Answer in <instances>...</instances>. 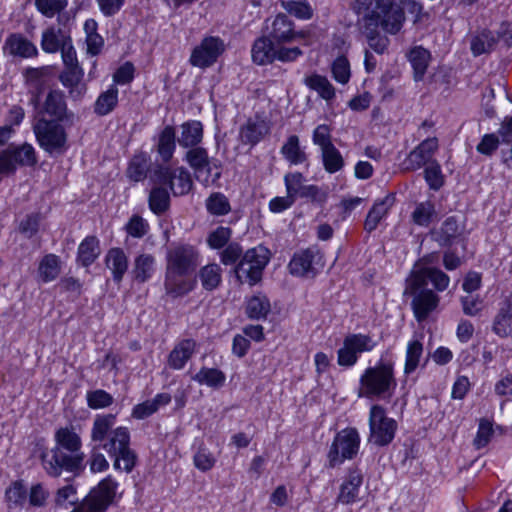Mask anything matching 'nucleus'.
<instances>
[{
	"label": "nucleus",
	"instance_id": "a878e982",
	"mask_svg": "<svg viewBox=\"0 0 512 512\" xmlns=\"http://www.w3.org/2000/svg\"><path fill=\"white\" fill-rule=\"evenodd\" d=\"M23 75L29 92L33 94V101L38 102L39 96L48 84L49 69L47 67L27 68Z\"/></svg>",
	"mask_w": 512,
	"mask_h": 512
},
{
	"label": "nucleus",
	"instance_id": "37998d69",
	"mask_svg": "<svg viewBox=\"0 0 512 512\" xmlns=\"http://www.w3.org/2000/svg\"><path fill=\"white\" fill-rule=\"evenodd\" d=\"M6 152L11 156L12 164L21 166H33L37 163V157L32 145L25 143L20 146L9 147Z\"/></svg>",
	"mask_w": 512,
	"mask_h": 512
},
{
	"label": "nucleus",
	"instance_id": "5fc2aeb1",
	"mask_svg": "<svg viewBox=\"0 0 512 512\" xmlns=\"http://www.w3.org/2000/svg\"><path fill=\"white\" fill-rule=\"evenodd\" d=\"M423 354V344L418 340L410 341L407 345L404 373L409 375L419 366Z\"/></svg>",
	"mask_w": 512,
	"mask_h": 512
},
{
	"label": "nucleus",
	"instance_id": "4d7b16f0",
	"mask_svg": "<svg viewBox=\"0 0 512 512\" xmlns=\"http://www.w3.org/2000/svg\"><path fill=\"white\" fill-rule=\"evenodd\" d=\"M147 170V159L142 155L134 156L129 163L127 176L135 182L142 181L147 176Z\"/></svg>",
	"mask_w": 512,
	"mask_h": 512
},
{
	"label": "nucleus",
	"instance_id": "c03bdc74",
	"mask_svg": "<svg viewBox=\"0 0 512 512\" xmlns=\"http://www.w3.org/2000/svg\"><path fill=\"white\" fill-rule=\"evenodd\" d=\"M304 83L327 102L335 98V88L325 76L312 74L305 78Z\"/></svg>",
	"mask_w": 512,
	"mask_h": 512
},
{
	"label": "nucleus",
	"instance_id": "9b49d317",
	"mask_svg": "<svg viewBox=\"0 0 512 512\" xmlns=\"http://www.w3.org/2000/svg\"><path fill=\"white\" fill-rule=\"evenodd\" d=\"M200 263V252L191 244H176L166 254V268L193 274Z\"/></svg>",
	"mask_w": 512,
	"mask_h": 512
},
{
	"label": "nucleus",
	"instance_id": "72a5a7b5",
	"mask_svg": "<svg viewBox=\"0 0 512 512\" xmlns=\"http://www.w3.org/2000/svg\"><path fill=\"white\" fill-rule=\"evenodd\" d=\"M500 37L488 29H483L474 35L470 42V49L474 56L490 53L496 46Z\"/></svg>",
	"mask_w": 512,
	"mask_h": 512
},
{
	"label": "nucleus",
	"instance_id": "20e7f679",
	"mask_svg": "<svg viewBox=\"0 0 512 512\" xmlns=\"http://www.w3.org/2000/svg\"><path fill=\"white\" fill-rule=\"evenodd\" d=\"M397 386L394 364L381 359L375 366L365 369L359 380L358 397L390 398Z\"/></svg>",
	"mask_w": 512,
	"mask_h": 512
},
{
	"label": "nucleus",
	"instance_id": "9d476101",
	"mask_svg": "<svg viewBox=\"0 0 512 512\" xmlns=\"http://www.w3.org/2000/svg\"><path fill=\"white\" fill-rule=\"evenodd\" d=\"M154 184L169 186L174 196H182L192 188L190 173L184 167L158 165L151 174Z\"/></svg>",
	"mask_w": 512,
	"mask_h": 512
},
{
	"label": "nucleus",
	"instance_id": "bb28decb",
	"mask_svg": "<svg viewBox=\"0 0 512 512\" xmlns=\"http://www.w3.org/2000/svg\"><path fill=\"white\" fill-rule=\"evenodd\" d=\"M277 45L268 36L257 38L251 49L252 60L257 65L271 64L275 61Z\"/></svg>",
	"mask_w": 512,
	"mask_h": 512
},
{
	"label": "nucleus",
	"instance_id": "4c0bfd02",
	"mask_svg": "<svg viewBox=\"0 0 512 512\" xmlns=\"http://www.w3.org/2000/svg\"><path fill=\"white\" fill-rule=\"evenodd\" d=\"M191 379L199 385L219 389L225 384L226 376L220 369L202 367Z\"/></svg>",
	"mask_w": 512,
	"mask_h": 512
},
{
	"label": "nucleus",
	"instance_id": "1a4fd4ad",
	"mask_svg": "<svg viewBox=\"0 0 512 512\" xmlns=\"http://www.w3.org/2000/svg\"><path fill=\"white\" fill-rule=\"evenodd\" d=\"M360 446V437L355 428H346L338 432L328 452V462L331 468L342 464L346 459H353Z\"/></svg>",
	"mask_w": 512,
	"mask_h": 512
},
{
	"label": "nucleus",
	"instance_id": "412c9836",
	"mask_svg": "<svg viewBox=\"0 0 512 512\" xmlns=\"http://www.w3.org/2000/svg\"><path fill=\"white\" fill-rule=\"evenodd\" d=\"M294 27V22L286 14L279 13L272 21L268 37L276 45L291 43L298 38H304V32L295 31Z\"/></svg>",
	"mask_w": 512,
	"mask_h": 512
},
{
	"label": "nucleus",
	"instance_id": "e2e57ef3",
	"mask_svg": "<svg viewBox=\"0 0 512 512\" xmlns=\"http://www.w3.org/2000/svg\"><path fill=\"white\" fill-rule=\"evenodd\" d=\"M493 433L492 423L487 419H481L476 437L473 440L475 448L482 449L487 446L493 436Z\"/></svg>",
	"mask_w": 512,
	"mask_h": 512
},
{
	"label": "nucleus",
	"instance_id": "423d86ee",
	"mask_svg": "<svg viewBox=\"0 0 512 512\" xmlns=\"http://www.w3.org/2000/svg\"><path fill=\"white\" fill-rule=\"evenodd\" d=\"M68 122L47 120L41 117L33 120V132L40 148L50 155H62L68 149Z\"/></svg>",
	"mask_w": 512,
	"mask_h": 512
},
{
	"label": "nucleus",
	"instance_id": "473e14b6",
	"mask_svg": "<svg viewBox=\"0 0 512 512\" xmlns=\"http://www.w3.org/2000/svg\"><path fill=\"white\" fill-rule=\"evenodd\" d=\"M156 271L155 257L143 253L134 259L132 274L137 283H145L152 278Z\"/></svg>",
	"mask_w": 512,
	"mask_h": 512
},
{
	"label": "nucleus",
	"instance_id": "2eb2a0df",
	"mask_svg": "<svg viewBox=\"0 0 512 512\" xmlns=\"http://www.w3.org/2000/svg\"><path fill=\"white\" fill-rule=\"evenodd\" d=\"M408 280L411 281V289L426 288L430 282L436 292L445 291L450 284V277L441 269L431 266H415Z\"/></svg>",
	"mask_w": 512,
	"mask_h": 512
},
{
	"label": "nucleus",
	"instance_id": "680f3d73",
	"mask_svg": "<svg viewBox=\"0 0 512 512\" xmlns=\"http://www.w3.org/2000/svg\"><path fill=\"white\" fill-rule=\"evenodd\" d=\"M424 178L430 189L435 191L439 190L444 184V177L437 162H432L425 168Z\"/></svg>",
	"mask_w": 512,
	"mask_h": 512
},
{
	"label": "nucleus",
	"instance_id": "c756f323",
	"mask_svg": "<svg viewBox=\"0 0 512 512\" xmlns=\"http://www.w3.org/2000/svg\"><path fill=\"white\" fill-rule=\"evenodd\" d=\"M180 135L177 138L183 148L198 146L203 140V125L200 121L190 120L180 126Z\"/></svg>",
	"mask_w": 512,
	"mask_h": 512
},
{
	"label": "nucleus",
	"instance_id": "69168bd1",
	"mask_svg": "<svg viewBox=\"0 0 512 512\" xmlns=\"http://www.w3.org/2000/svg\"><path fill=\"white\" fill-rule=\"evenodd\" d=\"M193 462L197 469L202 472H206L214 467L216 458L207 448L199 447L193 457Z\"/></svg>",
	"mask_w": 512,
	"mask_h": 512
},
{
	"label": "nucleus",
	"instance_id": "a18cd8bd",
	"mask_svg": "<svg viewBox=\"0 0 512 512\" xmlns=\"http://www.w3.org/2000/svg\"><path fill=\"white\" fill-rule=\"evenodd\" d=\"M409 61L414 70V79H423L430 60V53L421 46L414 47L408 54Z\"/></svg>",
	"mask_w": 512,
	"mask_h": 512
},
{
	"label": "nucleus",
	"instance_id": "09e8293b",
	"mask_svg": "<svg viewBox=\"0 0 512 512\" xmlns=\"http://www.w3.org/2000/svg\"><path fill=\"white\" fill-rule=\"evenodd\" d=\"M281 7L300 20H310L314 10L308 0H280Z\"/></svg>",
	"mask_w": 512,
	"mask_h": 512
},
{
	"label": "nucleus",
	"instance_id": "338daca9",
	"mask_svg": "<svg viewBox=\"0 0 512 512\" xmlns=\"http://www.w3.org/2000/svg\"><path fill=\"white\" fill-rule=\"evenodd\" d=\"M312 140L315 145L319 146L320 150L334 145L332 142L331 129L326 124L318 125L314 129Z\"/></svg>",
	"mask_w": 512,
	"mask_h": 512
},
{
	"label": "nucleus",
	"instance_id": "aec40b11",
	"mask_svg": "<svg viewBox=\"0 0 512 512\" xmlns=\"http://www.w3.org/2000/svg\"><path fill=\"white\" fill-rule=\"evenodd\" d=\"M193 274L166 268L164 288L167 295L178 298L187 295L196 287V278Z\"/></svg>",
	"mask_w": 512,
	"mask_h": 512
},
{
	"label": "nucleus",
	"instance_id": "b1692460",
	"mask_svg": "<svg viewBox=\"0 0 512 512\" xmlns=\"http://www.w3.org/2000/svg\"><path fill=\"white\" fill-rule=\"evenodd\" d=\"M197 343L194 339L179 341L168 355V366L173 370H181L196 352Z\"/></svg>",
	"mask_w": 512,
	"mask_h": 512
},
{
	"label": "nucleus",
	"instance_id": "393cba45",
	"mask_svg": "<svg viewBox=\"0 0 512 512\" xmlns=\"http://www.w3.org/2000/svg\"><path fill=\"white\" fill-rule=\"evenodd\" d=\"M4 50L14 57L30 58L38 54L37 47L20 33L10 34L4 43Z\"/></svg>",
	"mask_w": 512,
	"mask_h": 512
},
{
	"label": "nucleus",
	"instance_id": "c9c22d12",
	"mask_svg": "<svg viewBox=\"0 0 512 512\" xmlns=\"http://www.w3.org/2000/svg\"><path fill=\"white\" fill-rule=\"evenodd\" d=\"M100 252L99 240L95 236H87L78 247L77 260L82 266L88 267L94 263Z\"/></svg>",
	"mask_w": 512,
	"mask_h": 512
},
{
	"label": "nucleus",
	"instance_id": "f03ea898",
	"mask_svg": "<svg viewBox=\"0 0 512 512\" xmlns=\"http://www.w3.org/2000/svg\"><path fill=\"white\" fill-rule=\"evenodd\" d=\"M54 439V447L41 450L39 457L43 470L53 478L60 477L63 472L79 475L85 468L81 437L73 427H61L55 432Z\"/></svg>",
	"mask_w": 512,
	"mask_h": 512
},
{
	"label": "nucleus",
	"instance_id": "e433bc0d",
	"mask_svg": "<svg viewBox=\"0 0 512 512\" xmlns=\"http://www.w3.org/2000/svg\"><path fill=\"white\" fill-rule=\"evenodd\" d=\"M281 154L291 165H299L307 161L308 157L300 146L297 135H290L281 147Z\"/></svg>",
	"mask_w": 512,
	"mask_h": 512
},
{
	"label": "nucleus",
	"instance_id": "a19ab883",
	"mask_svg": "<svg viewBox=\"0 0 512 512\" xmlns=\"http://www.w3.org/2000/svg\"><path fill=\"white\" fill-rule=\"evenodd\" d=\"M118 88L115 84L108 90L102 92L94 104V113L98 116H105L111 113L118 104Z\"/></svg>",
	"mask_w": 512,
	"mask_h": 512
},
{
	"label": "nucleus",
	"instance_id": "ea45409f",
	"mask_svg": "<svg viewBox=\"0 0 512 512\" xmlns=\"http://www.w3.org/2000/svg\"><path fill=\"white\" fill-rule=\"evenodd\" d=\"M198 277L204 290L213 291L222 283V268L216 263L207 264L200 268Z\"/></svg>",
	"mask_w": 512,
	"mask_h": 512
},
{
	"label": "nucleus",
	"instance_id": "c85d7f7f",
	"mask_svg": "<svg viewBox=\"0 0 512 512\" xmlns=\"http://www.w3.org/2000/svg\"><path fill=\"white\" fill-rule=\"evenodd\" d=\"M83 75L81 67L66 68L60 75V81L72 99H80L86 92V85L82 83Z\"/></svg>",
	"mask_w": 512,
	"mask_h": 512
},
{
	"label": "nucleus",
	"instance_id": "ddd939ff",
	"mask_svg": "<svg viewBox=\"0 0 512 512\" xmlns=\"http://www.w3.org/2000/svg\"><path fill=\"white\" fill-rule=\"evenodd\" d=\"M41 117L47 120L70 122L72 124L74 113L68 109L65 95L62 91H49L43 103L37 108L34 119H40Z\"/></svg>",
	"mask_w": 512,
	"mask_h": 512
},
{
	"label": "nucleus",
	"instance_id": "f257e3e1",
	"mask_svg": "<svg viewBox=\"0 0 512 512\" xmlns=\"http://www.w3.org/2000/svg\"><path fill=\"white\" fill-rule=\"evenodd\" d=\"M116 416L113 414L97 415L91 429V441L93 445L89 466L94 473L103 472L109 468V462L100 452L105 450L113 459L115 470L130 473L137 462V454L130 447V432L126 427L113 429Z\"/></svg>",
	"mask_w": 512,
	"mask_h": 512
},
{
	"label": "nucleus",
	"instance_id": "4be33fe9",
	"mask_svg": "<svg viewBox=\"0 0 512 512\" xmlns=\"http://www.w3.org/2000/svg\"><path fill=\"white\" fill-rule=\"evenodd\" d=\"M360 31L365 36L368 46L377 54H383L389 46V38L382 35L379 27L382 28V22H377L371 17H362L359 21Z\"/></svg>",
	"mask_w": 512,
	"mask_h": 512
},
{
	"label": "nucleus",
	"instance_id": "864d4df0",
	"mask_svg": "<svg viewBox=\"0 0 512 512\" xmlns=\"http://www.w3.org/2000/svg\"><path fill=\"white\" fill-rule=\"evenodd\" d=\"M207 211L215 216H223L231 211L228 198L220 192L212 193L205 201Z\"/></svg>",
	"mask_w": 512,
	"mask_h": 512
},
{
	"label": "nucleus",
	"instance_id": "2f4dec72",
	"mask_svg": "<svg viewBox=\"0 0 512 512\" xmlns=\"http://www.w3.org/2000/svg\"><path fill=\"white\" fill-rule=\"evenodd\" d=\"M393 203V195H387L383 199L374 203L364 222V229L368 233H371L377 228L378 224L386 216Z\"/></svg>",
	"mask_w": 512,
	"mask_h": 512
},
{
	"label": "nucleus",
	"instance_id": "58836bf2",
	"mask_svg": "<svg viewBox=\"0 0 512 512\" xmlns=\"http://www.w3.org/2000/svg\"><path fill=\"white\" fill-rule=\"evenodd\" d=\"M155 185L149 193L148 204L154 214L162 215L170 208V195L165 185Z\"/></svg>",
	"mask_w": 512,
	"mask_h": 512
},
{
	"label": "nucleus",
	"instance_id": "4468645a",
	"mask_svg": "<svg viewBox=\"0 0 512 512\" xmlns=\"http://www.w3.org/2000/svg\"><path fill=\"white\" fill-rule=\"evenodd\" d=\"M225 51V43L218 36H206L191 52L189 63L201 69L214 65Z\"/></svg>",
	"mask_w": 512,
	"mask_h": 512
},
{
	"label": "nucleus",
	"instance_id": "0e129e2a",
	"mask_svg": "<svg viewBox=\"0 0 512 512\" xmlns=\"http://www.w3.org/2000/svg\"><path fill=\"white\" fill-rule=\"evenodd\" d=\"M333 78L341 83L346 84L350 79V64L346 57L339 56L332 64Z\"/></svg>",
	"mask_w": 512,
	"mask_h": 512
},
{
	"label": "nucleus",
	"instance_id": "6e6552de",
	"mask_svg": "<svg viewBox=\"0 0 512 512\" xmlns=\"http://www.w3.org/2000/svg\"><path fill=\"white\" fill-rule=\"evenodd\" d=\"M369 429V442L376 446L383 447L393 441L397 430V422L387 416L384 407L375 404L370 408Z\"/></svg>",
	"mask_w": 512,
	"mask_h": 512
},
{
	"label": "nucleus",
	"instance_id": "de8ad7c7",
	"mask_svg": "<svg viewBox=\"0 0 512 512\" xmlns=\"http://www.w3.org/2000/svg\"><path fill=\"white\" fill-rule=\"evenodd\" d=\"M175 130L166 126L159 135L157 151L164 162L170 161L176 148Z\"/></svg>",
	"mask_w": 512,
	"mask_h": 512
},
{
	"label": "nucleus",
	"instance_id": "cd10ccee",
	"mask_svg": "<svg viewBox=\"0 0 512 512\" xmlns=\"http://www.w3.org/2000/svg\"><path fill=\"white\" fill-rule=\"evenodd\" d=\"M363 482V475L357 468L349 470V473L341 484L337 501L343 504H350L356 501L359 488Z\"/></svg>",
	"mask_w": 512,
	"mask_h": 512
},
{
	"label": "nucleus",
	"instance_id": "774afa93",
	"mask_svg": "<svg viewBox=\"0 0 512 512\" xmlns=\"http://www.w3.org/2000/svg\"><path fill=\"white\" fill-rule=\"evenodd\" d=\"M148 223L139 215H133L126 224L125 229L128 235L135 238H142L148 231Z\"/></svg>",
	"mask_w": 512,
	"mask_h": 512
},
{
	"label": "nucleus",
	"instance_id": "79ce46f5",
	"mask_svg": "<svg viewBox=\"0 0 512 512\" xmlns=\"http://www.w3.org/2000/svg\"><path fill=\"white\" fill-rule=\"evenodd\" d=\"M41 280L45 283L54 281L61 273V260L55 254L45 255L38 267Z\"/></svg>",
	"mask_w": 512,
	"mask_h": 512
},
{
	"label": "nucleus",
	"instance_id": "052dcab7",
	"mask_svg": "<svg viewBox=\"0 0 512 512\" xmlns=\"http://www.w3.org/2000/svg\"><path fill=\"white\" fill-rule=\"evenodd\" d=\"M434 212V205L431 202L419 203L412 213V220L419 226H428Z\"/></svg>",
	"mask_w": 512,
	"mask_h": 512
},
{
	"label": "nucleus",
	"instance_id": "a211bd4d",
	"mask_svg": "<svg viewBox=\"0 0 512 512\" xmlns=\"http://www.w3.org/2000/svg\"><path fill=\"white\" fill-rule=\"evenodd\" d=\"M405 294L413 296L411 306L418 322L426 320L430 313L438 307L440 302L438 294L431 289L420 288L413 292L411 289V281L408 279Z\"/></svg>",
	"mask_w": 512,
	"mask_h": 512
},
{
	"label": "nucleus",
	"instance_id": "39448f33",
	"mask_svg": "<svg viewBox=\"0 0 512 512\" xmlns=\"http://www.w3.org/2000/svg\"><path fill=\"white\" fill-rule=\"evenodd\" d=\"M351 8L358 15L382 22V29L392 35L397 34L405 22L404 10L394 0H353Z\"/></svg>",
	"mask_w": 512,
	"mask_h": 512
},
{
	"label": "nucleus",
	"instance_id": "bf43d9fd",
	"mask_svg": "<svg viewBox=\"0 0 512 512\" xmlns=\"http://www.w3.org/2000/svg\"><path fill=\"white\" fill-rule=\"evenodd\" d=\"M37 9L46 17L52 18L63 11L67 5V0H35Z\"/></svg>",
	"mask_w": 512,
	"mask_h": 512
},
{
	"label": "nucleus",
	"instance_id": "49530a36",
	"mask_svg": "<svg viewBox=\"0 0 512 512\" xmlns=\"http://www.w3.org/2000/svg\"><path fill=\"white\" fill-rule=\"evenodd\" d=\"M510 304H502L493 321V332L500 337L512 333V309Z\"/></svg>",
	"mask_w": 512,
	"mask_h": 512
},
{
	"label": "nucleus",
	"instance_id": "dca6fc26",
	"mask_svg": "<svg viewBox=\"0 0 512 512\" xmlns=\"http://www.w3.org/2000/svg\"><path fill=\"white\" fill-rule=\"evenodd\" d=\"M323 256L316 246L296 252L289 262L288 268L292 275L299 277H314L317 265H322Z\"/></svg>",
	"mask_w": 512,
	"mask_h": 512
},
{
	"label": "nucleus",
	"instance_id": "8fccbe9b",
	"mask_svg": "<svg viewBox=\"0 0 512 512\" xmlns=\"http://www.w3.org/2000/svg\"><path fill=\"white\" fill-rule=\"evenodd\" d=\"M321 158L325 171L330 174L339 172L345 165L344 158L335 145L321 150Z\"/></svg>",
	"mask_w": 512,
	"mask_h": 512
},
{
	"label": "nucleus",
	"instance_id": "f3484780",
	"mask_svg": "<svg viewBox=\"0 0 512 512\" xmlns=\"http://www.w3.org/2000/svg\"><path fill=\"white\" fill-rule=\"evenodd\" d=\"M185 160L193 169L197 180L206 186L211 183H215L221 177L220 171L215 173L212 177V167L208 152L205 148L199 145L188 148V151L185 154Z\"/></svg>",
	"mask_w": 512,
	"mask_h": 512
},
{
	"label": "nucleus",
	"instance_id": "f704fd0d",
	"mask_svg": "<svg viewBox=\"0 0 512 512\" xmlns=\"http://www.w3.org/2000/svg\"><path fill=\"white\" fill-rule=\"evenodd\" d=\"M70 40V36L61 29L49 27L42 33L41 48L46 53H56Z\"/></svg>",
	"mask_w": 512,
	"mask_h": 512
},
{
	"label": "nucleus",
	"instance_id": "5701e85b",
	"mask_svg": "<svg viewBox=\"0 0 512 512\" xmlns=\"http://www.w3.org/2000/svg\"><path fill=\"white\" fill-rule=\"evenodd\" d=\"M270 132L269 122L261 117L249 118L240 127L239 137L243 144L254 146Z\"/></svg>",
	"mask_w": 512,
	"mask_h": 512
},
{
	"label": "nucleus",
	"instance_id": "f8f14e48",
	"mask_svg": "<svg viewBox=\"0 0 512 512\" xmlns=\"http://www.w3.org/2000/svg\"><path fill=\"white\" fill-rule=\"evenodd\" d=\"M376 343L369 335L349 334L344 338L343 346L337 352V362L340 366L351 367L358 361L361 353L370 352Z\"/></svg>",
	"mask_w": 512,
	"mask_h": 512
},
{
	"label": "nucleus",
	"instance_id": "7ed1b4c3",
	"mask_svg": "<svg viewBox=\"0 0 512 512\" xmlns=\"http://www.w3.org/2000/svg\"><path fill=\"white\" fill-rule=\"evenodd\" d=\"M222 264L234 265L237 278L242 282L243 278L250 285H254L262 278V272L269 262L268 250L262 246L248 249L243 254L241 245L237 242H230L220 252Z\"/></svg>",
	"mask_w": 512,
	"mask_h": 512
},
{
	"label": "nucleus",
	"instance_id": "3c124183",
	"mask_svg": "<svg viewBox=\"0 0 512 512\" xmlns=\"http://www.w3.org/2000/svg\"><path fill=\"white\" fill-rule=\"evenodd\" d=\"M458 234V223L455 217H448L442 223L440 229L433 233L435 241L440 246H448Z\"/></svg>",
	"mask_w": 512,
	"mask_h": 512
},
{
	"label": "nucleus",
	"instance_id": "603ef678",
	"mask_svg": "<svg viewBox=\"0 0 512 512\" xmlns=\"http://www.w3.org/2000/svg\"><path fill=\"white\" fill-rule=\"evenodd\" d=\"M270 311V302L265 296H253L247 302L246 314L250 319H265Z\"/></svg>",
	"mask_w": 512,
	"mask_h": 512
},
{
	"label": "nucleus",
	"instance_id": "13d9d810",
	"mask_svg": "<svg viewBox=\"0 0 512 512\" xmlns=\"http://www.w3.org/2000/svg\"><path fill=\"white\" fill-rule=\"evenodd\" d=\"M87 404L91 409H102L109 407L114 402L113 396L102 389L89 391L86 396Z\"/></svg>",
	"mask_w": 512,
	"mask_h": 512
},
{
	"label": "nucleus",
	"instance_id": "7c9ffc66",
	"mask_svg": "<svg viewBox=\"0 0 512 512\" xmlns=\"http://www.w3.org/2000/svg\"><path fill=\"white\" fill-rule=\"evenodd\" d=\"M105 265L111 271L114 282L119 284L128 269V258L121 248H111L105 256Z\"/></svg>",
	"mask_w": 512,
	"mask_h": 512
},
{
	"label": "nucleus",
	"instance_id": "6ab92c4d",
	"mask_svg": "<svg viewBox=\"0 0 512 512\" xmlns=\"http://www.w3.org/2000/svg\"><path fill=\"white\" fill-rule=\"evenodd\" d=\"M438 149V139L436 137L426 138L417 145L404 161L401 167L405 171H415L426 164H431V160Z\"/></svg>",
	"mask_w": 512,
	"mask_h": 512
},
{
	"label": "nucleus",
	"instance_id": "0eeeda50",
	"mask_svg": "<svg viewBox=\"0 0 512 512\" xmlns=\"http://www.w3.org/2000/svg\"><path fill=\"white\" fill-rule=\"evenodd\" d=\"M118 483L107 476L71 512H106L113 502Z\"/></svg>",
	"mask_w": 512,
	"mask_h": 512
},
{
	"label": "nucleus",
	"instance_id": "6e6d98bb",
	"mask_svg": "<svg viewBox=\"0 0 512 512\" xmlns=\"http://www.w3.org/2000/svg\"><path fill=\"white\" fill-rule=\"evenodd\" d=\"M232 230L229 227L219 226L209 233L207 244L212 249H223L230 242Z\"/></svg>",
	"mask_w": 512,
	"mask_h": 512
}]
</instances>
